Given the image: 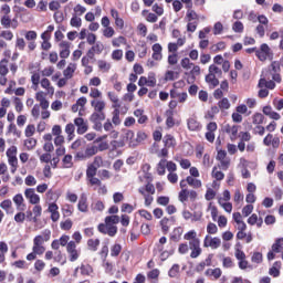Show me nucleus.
Returning a JSON list of instances; mask_svg holds the SVG:
<instances>
[{"instance_id":"obj_1","label":"nucleus","mask_w":283,"mask_h":283,"mask_svg":"<svg viewBox=\"0 0 283 283\" xmlns=\"http://www.w3.org/2000/svg\"><path fill=\"white\" fill-rule=\"evenodd\" d=\"M178 170V166L174 161H168L167 159H160L157 164V174L158 176H165L167 171L169 174H175Z\"/></svg>"},{"instance_id":"obj_2","label":"nucleus","mask_w":283,"mask_h":283,"mask_svg":"<svg viewBox=\"0 0 283 283\" xmlns=\"http://www.w3.org/2000/svg\"><path fill=\"white\" fill-rule=\"evenodd\" d=\"M97 229L99 233H103L104 235H109V238H114V235L118 233V228L113 223H99Z\"/></svg>"},{"instance_id":"obj_3","label":"nucleus","mask_w":283,"mask_h":283,"mask_svg":"<svg viewBox=\"0 0 283 283\" xmlns=\"http://www.w3.org/2000/svg\"><path fill=\"white\" fill-rule=\"evenodd\" d=\"M220 244H222V240L218 237L207 234L203 239L205 249H220Z\"/></svg>"},{"instance_id":"obj_4","label":"nucleus","mask_w":283,"mask_h":283,"mask_svg":"<svg viewBox=\"0 0 283 283\" xmlns=\"http://www.w3.org/2000/svg\"><path fill=\"white\" fill-rule=\"evenodd\" d=\"M256 56L259 61H266V59H273V53L269 44H261L260 49H256Z\"/></svg>"},{"instance_id":"obj_5","label":"nucleus","mask_w":283,"mask_h":283,"mask_svg":"<svg viewBox=\"0 0 283 283\" xmlns=\"http://www.w3.org/2000/svg\"><path fill=\"white\" fill-rule=\"evenodd\" d=\"M70 262H76L81 258V251L76 249V242L70 241L66 245Z\"/></svg>"},{"instance_id":"obj_6","label":"nucleus","mask_w":283,"mask_h":283,"mask_svg":"<svg viewBox=\"0 0 283 283\" xmlns=\"http://www.w3.org/2000/svg\"><path fill=\"white\" fill-rule=\"evenodd\" d=\"M24 198L29 200L30 205H39L41 202V197L36 193L34 188H27L24 190Z\"/></svg>"},{"instance_id":"obj_7","label":"nucleus","mask_w":283,"mask_h":283,"mask_svg":"<svg viewBox=\"0 0 283 283\" xmlns=\"http://www.w3.org/2000/svg\"><path fill=\"white\" fill-rule=\"evenodd\" d=\"M35 101H38V103H40V107L42 109H49L50 108V101H48V93L40 91L38 93H35Z\"/></svg>"},{"instance_id":"obj_8","label":"nucleus","mask_w":283,"mask_h":283,"mask_svg":"<svg viewBox=\"0 0 283 283\" xmlns=\"http://www.w3.org/2000/svg\"><path fill=\"white\" fill-rule=\"evenodd\" d=\"M48 212L51 214L52 222H59L61 220V212H59V205L56 202L49 203Z\"/></svg>"},{"instance_id":"obj_9","label":"nucleus","mask_w":283,"mask_h":283,"mask_svg":"<svg viewBox=\"0 0 283 283\" xmlns=\"http://www.w3.org/2000/svg\"><path fill=\"white\" fill-rule=\"evenodd\" d=\"M190 258L196 260L202 255V248L200 247V241L189 242Z\"/></svg>"},{"instance_id":"obj_10","label":"nucleus","mask_w":283,"mask_h":283,"mask_svg":"<svg viewBox=\"0 0 283 283\" xmlns=\"http://www.w3.org/2000/svg\"><path fill=\"white\" fill-rule=\"evenodd\" d=\"M78 271L84 277H91L94 273V268L90 263H81V265L75 269V273H78Z\"/></svg>"},{"instance_id":"obj_11","label":"nucleus","mask_w":283,"mask_h":283,"mask_svg":"<svg viewBox=\"0 0 283 283\" xmlns=\"http://www.w3.org/2000/svg\"><path fill=\"white\" fill-rule=\"evenodd\" d=\"M187 127L189 132H201L202 124L198 120V117L192 116L187 119Z\"/></svg>"},{"instance_id":"obj_12","label":"nucleus","mask_w":283,"mask_h":283,"mask_svg":"<svg viewBox=\"0 0 283 283\" xmlns=\"http://www.w3.org/2000/svg\"><path fill=\"white\" fill-rule=\"evenodd\" d=\"M240 127L238 125H230V124H226L223 126V132H226V134H228L230 136V140H238V132H239Z\"/></svg>"},{"instance_id":"obj_13","label":"nucleus","mask_w":283,"mask_h":283,"mask_svg":"<svg viewBox=\"0 0 283 283\" xmlns=\"http://www.w3.org/2000/svg\"><path fill=\"white\" fill-rule=\"evenodd\" d=\"M74 125L77 127V134L83 135L87 132V120H85L83 117H77L74 119Z\"/></svg>"},{"instance_id":"obj_14","label":"nucleus","mask_w":283,"mask_h":283,"mask_svg":"<svg viewBox=\"0 0 283 283\" xmlns=\"http://www.w3.org/2000/svg\"><path fill=\"white\" fill-rule=\"evenodd\" d=\"M105 50V44L103 42L97 41L96 44H94L88 51L87 56H91V59H94L95 54H103Z\"/></svg>"},{"instance_id":"obj_15","label":"nucleus","mask_w":283,"mask_h":283,"mask_svg":"<svg viewBox=\"0 0 283 283\" xmlns=\"http://www.w3.org/2000/svg\"><path fill=\"white\" fill-rule=\"evenodd\" d=\"M151 50H153V54H151L153 61H163V45H160V43H155L151 46Z\"/></svg>"},{"instance_id":"obj_16","label":"nucleus","mask_w":283,"mask_h":283,"mask_svg":"<svg viewBox=\"0 0 283 283\" xmlns=\"http://www.w3.org/2000/svg\"><path fill=\"white\" fill-rule=\"evenodd\" d=\"M232 218L239 231H247V223L242 220V214L240 212H234Z\"/></svg>"},{"instance_id":"obj_17","label":"nucleus","mask_w":283,"mask_h":283,"mask_svg":"<svg viewBox=\"0 0 283 283\" xmlns=\"http://www.w3.org/2000/svg\"><path fill=\"white\" fill-rule=\"evenodd\" d=\"M85 105H87V97H80L75 104L72 105V112H83L85 108Z\"/></svg>"},{"instance_id":"obj_18","label":"nucleus","mask_w":283,"mask_h":283,"mask_svg":"<svg viewBox=\"0 0 283 283\" xmlns=\"http://www.w3.org/2000/svg\"><path fill=\"white\" fill-rule=\"evenodd\" d=\"M61 59H67L70 56V42L62 41L59 44Z\"/></svg>"},{"instance_id":"obj_19","label":"nucleus","mask_w":283,"mask_h":283,"mask_svg":"<svg viewBox=\"0 0 283 283\" xmlns=\"http://www.w3.org/2000/svg\"><path fill=\"white\" fill-rule=\"evenodd\" d=\"M77 209L81 213H87L88 206H87V196L82 193L77 203Z\"/></svg>"},{"instance_id":"obj_20","label":"nucleus","mask_w":283,"mask_h":283,"mask_svg":"<svg viewBox=\"0 0 283 283\" xmlns=\"http://www.w3.org/2000/svg\"><path fill=\"white\" fill-rule=\"evenodd\" d=\"M40 85L50 96H54V86H52V83L48 78H42L40 81Z\"/></svg>"},{"instance_id":"obj_21","label":"nucleus","mask_w":283,"mask_h":283,"mask_svg":"<svg viewBox=\"0 0 283 283\" xmlns=\"http://www.w3.org/2000/svg\"><path fill=\"white\" fill-rule=\"evenodd\" d=\"M205 275H207V277H212L213 280H220V277H222V270L220 268L208 269L205 272Z\"/></svg>"},{"instance_id":"obj_22","label":"nucleus","mask_w":283,"mask_h":283,"mask_svg":"<svg viewBox=\"0 0 283 283\" xmlns=\"http://www.w3.org/2000/svg\"><path fill=\"white\" fill-rule=\"evenodd\" d=\"M97 67L99 72H102L103 74H107V72L112 70V63L107 62L106 60H98Z\"/></svg>"},{"instance_id":"obj_23","label":"nucleus","mask_w":283,"mask_h":283,"mask_svg":"<svg viewBox=\"0 0 283 283\" xmlns=\"http://www.w3.org/2000/svg\"><path fill=\"white\" fill-rule=\"evenodd\" d=\"M91 211H93V213L105 211V203L101 200L93 201L91 205Z\"/></svg>"},{"instance_id":"obj_24","label":"nucleus","mask_w":283,"mask_h":283,"mask_svg":"<svg viewBox=\"0 0 283 283\" xmlns=\"http://www.w3.org/2000/svg\"><path fill=\"white\" fill-rule=\"evenodd\" d=\"M184 240H187L188 242H200V239L198 238V232L196 230H189L184 234Z\"/></svg>"},{"instance_id":"obj_25","label":"nucleus","mask_w":283,"mask_h":283,"mask_svg":"<svg viewBox=\"0 0 283 283\" xmlns=\"http://www.w3.org/2000/svg\"><path fill=\"white\" fill-rule=\"evenodd\" d=\"M76 72V63H70L67 67L63 71V76L65 78H72Z\"/></svg>"},{"instance_id":"obj_26","label":"nucleus","mask_w":283,"mask_h":283,"mask_svg":"<svg viewBox=\"0 0 283 283\" xmlns=\"http://www.w3.org/2000/svg\"><path fill=\"white\" fill-rule=\"evenodd\" d=\"M176 126V119L174 118V111L166 112V127L171 129Z\"/></svg>"},{"instance_id":"obj_27","label":"nucleus","mask_w":283,"mask_h":283,"mask_svg":"<svg viewBox=\"0 0 283 283\" xmlns=\"http://www.w3.org/2000/svg\"><path fill=\"white\" fill-rule=\"evenodd\" d=\"M258 87H265V90H275V82L266 81L265 77H261Z\"/></svg>"},{"instance_id":"obj_28","label":"nucleus","mask_w":283,"mask_h":283,"mask_svg":"<svg viewBox=\"0 0 283 283\" xmlns=\"http://www.w3.org/2000/svg\"><path fill=\"white\" fill-rule=\"evenodd\" d=\"M280 269H282V262L276 261L269 270V274L272 275V277H280Z\"/></svg>"},{"instance_id":"obj_29","label":"nucleus","mask_w":283,"mask_h":283,"mask_svg":"<svg viewBox=\"0 0 283 283\" xmlns=\"http://www.w3.org/2000/svg\"><path fill=\"white\" fill-rule=\"evenodd\" d=\"M74 132H76V126L72 123L66 124L65 134L67 136V140H74Z\"/></svg>"},{"instance_id":"obj_30","label":"nucleus","mask_w":283,"mask_h":283,"mask_svg":"<svg viewBox=\"0 0 283 283\" xmlns=\"http://www.w3.org/2000/svg\"><path fill=\"white\" fill-rule=\"evenodd\" d=\"M182 227L175 228L170 234V240H172V242H179L180 238L182 237Z\"/></svg>"},{"instance_id":"obj_31","label":"nucleus","mask_w":283,"mask_h":283,"mask_svg":"<svg viewBox=\"0 0 283 283\" xmlns=\"http://www.w3.org/2000/svg\"><path fill=\"white\" fill-rule=\"evenodd\" d=\"M234 258L240 261V260H247V254L244 251H242V245L240 243H237L234 247Z\"/></svg>"},{"instance_id":"obj_32","label":"nucleus","mask_w":283,"mask_h":283,"mask_svg":"<svg viewBox=\"0 0 283 283\" xmlns=\"http://www.w3.org/2000/svg\"><path fill=\"white\" fill-rule=\"evenodd\" d=\"M206 83H208L210 87H218L220 85V81L212 73L206 75Z\"/></svg>"},{"instance_id":"obj_33","label":"nucleus","mask_w":283,"mask_h":283,"mask_svg":"<svg viewBox=\"0 0 283 283\" xmlns=\"http://www.w3.org/2000/svg\"><path fill=\"white\" fill-rule=\"evenodd\" d=\"M91 123H103L105 120L104 112H94L90 117Z\"/></svg>"},{"instance_id":"obj_34","label":"nucleus","mask_w":283,"mask_h":283,"mask_svg":"<svg viewBox=\"0 0 283 283\" xmlns=\"http://www.w3.org/2000/svg\"><path fill=\"white\" fill-rule=\"evenodd\" d=\"M186 182H188V185L190 187H193V189H200V187H202V181L200 179H196L191 176H188L186 178Z\"/></svg>"},{"instance_id":"obj_35","label":"nucleus","mask_w":283,"mask_h":283,"mask_svg":"<svg viewBox=\"0 0 283 283\" xmlns=\"http://www.w3.org/2000/svg\"><path fill=\"white\" fill-rule=\"evenodd\" d=\"M263 220L262 218H258V214L253 213L252 216L249 217L248 219V224H251V227H253L254 224H256V227H262L263 224Z\"/></svg>"},{"instance_id":"obj_36","label":"nucleus","mask_w":283,"mask_h":283,"mask_svg":"<svg viewBox=\"0 0 283 283\" xmlns=\"http://www.w3.org/2000/svg\"><path fill=\"white\" fill-rule=\"evenodd\" d=\"M113 48H120V45H127V39L123 35H119L118 38H114L112 40Z\"/></svg>"},{"instance_id":"obj_37","label":"nucleus","mask_w":283,"mask_h":283,"mask_svg":"<svg viewBox=\"0 0 283 283\" xmlns=\"http://www.w3.org/2000/svg\"><path fill=\"white\" fill-rule=\"evenodd\" d=\"M171 98H178L179 103H186L189 95L187 93H176L174 91L170 92Z\"/></svg>"},{"instance_id":"obj_38","label":"nucleus","mask_w":283,"mask_h":283,"mask_svg":"<svg viewBox=\"0 0 283 283\" xmlns=\"http://www.w3.org/2000/svg\"><path fill=\"white\" fill-rule=\"evenodd\" d=\"M91 105L94 107L95 112H103V109H105V102L101 99H93Z\"/></svg>"},{"instance_id":"obj_39","label":"nucleus","mask_w":283,"mask_h":283,"mask_svg":"<svg viewBox=\"0 0 283 283\" xmlns=\"http://www.w3.org/2000/svg\"><path fill=\"white\" fill-rule=\"evenodd\" d=\"M220 207L226 211V213H231L233 211V205L229 201H223V199L218 200Z\"/></svg>"},{"instance_id":"obj_40","label":"nucleus","mask_w":283,"mask_h":283,"mask_svg":"<svg viewBox=\"0 0 283 283\" xmlns=\"http://www.w3.org/2000/svg\"><path fill=\"white\" fill-rule=\"evenodd\" d=\"M32 213H33V222H36L38 218H41V214L43 213V208L41 207V205L36 203L34 205L33 209H32Z\"/></svg>"},{"instance_id":"obj_41","label":"nucleus","mask_w":283,"mask_h":283,"mask_svg":"<svg viewBox=\"0 0 283 283\" xmlns=\"http://www.w3.org/2000/svg\"><path fill=\"white\" fill-rule=\"evenodd\" d=\"M282 249H283V238H279L272 244V251H275V253H282Z\"/></svg>"},{"instance_id":"obj_42","label":"nucleus","mask_w":283,"mask_h":283,"mask_svg":"<svg viewBox=\"0 0 283 283\" xmlns=\"http://www.w3.org/2000/svg\"><path fill=\"white\" fill-rule=\"evenodd\" d=\"M101 245V240L98 239H90L87 241V247L90 251H98V247Z\"/></svg>"},{"instance_id":"obj_43","label":"nucleus","mask_w":283,"mask_h":283,"mask_svg":"<svg viewBox=\"0 0 283 283\" xmlns=\"http://www.w3.org/2000/svg\"><path fill=\"white\" fill-rule=\"evenodd\" d=\"M62 164L64 169H72V167H74V163H72V155H65L62 159Z\"/></svg>"},{"instance_id":"obj_44","label":"nucleus","mask_w":283,"mask_h":283,"mask_svg":"<svg viewBox=\"0 0 283 283\" xmlns=\"http://www.w3.org/2000/svg\"><path fill=\"white\" fill-rule=\"evenodd\" d=\"M112 123H113V125H116V126L120 125V123H122V120H120V109H118V107L113 111Z\"/></svg>"},{"instance_id":"obj_45","label":"nucleus","mask_w":283,"mask_h":283,"mask_svg":"<svg viewBox=\"0 0 283 283\" xmlns=\"http://www.w3.org/2000/svg\"><path fill=\"white\" fill-rule=\"evenodd\" d=\"M31 81H32V90L36 92V90H39V83H41V75L39 73H34L31 76Z\"/></svg>"},{"instance_id":"obj_46","label":"nucleus","mask_w":283,"mask_h":283,"mask_svg":"<svg viewBox=\"0 0 283 283\" xmlns=\"http://www.w3.org/2000/svg\"><path fill=\"white\" fill-rule=\"evenodd\" d=\"M160 226H161L163 233L167 235V233H169V229L171 228V224H169V219L167 218L161 219Z\"/></svg>"},{"instance_id":"obj_47","label":"nucleus","mask_w":283,"mask_h":283,"mask_svg":"<svg viewBox=\"0 0 283 283\" xmlns=\"http://www.w3.org/2000/svg\"><path fill=\"white\" fill-rule=\"evenodd\" d=\"M8 163L11 167V174H15L17 167H19V159L17 157H9Z\"/></svg>"},{"instance_id":"obj_48","label":"nucleus","mask_w":283,"mask_h":283,"mask_svg":"<svg viewBox=\"0 0 283 283\" xmlns=\"http://www.w3.org/2000/svg\"><path fill=\"white\" fill-rule=\"evenodd\" d=\"M252 123L253 125H262L264 123V115H262V113H255L252 116Z\"/></svg>"},{"instance_id":"obj_49","label":"nucleus","mask_w":283,"mask_h":283,"mask_svg":"<svg viewBox=\"0 0 283 283\" xmlns=\"http://www.w3.org/2000/svg\"><path fill=\"white\" fill-rule=\"evenodd\" d=\"M45 198H46V201L50 203L56 202V200H59L56 192H54V190L52 189L48 190V192L45 193Z\"/></svg>"},{"instance_id":"obj_50","label":"nucleus","mask_w":283,"mask_h":283,"mask_svg":"<svg viewBox=\"0 0 283 283\" xmlns=\"http://www.w3.org/2000/svg\"><path fill=\"white\" fill-rule=\"evenodd\" d=\"M211 176H212V178H214V180H224V175L222 171L218 170V166H214L212 168Z\"/></svg>"},{"instance_id":"obj_51","label":"nucleus","mask_w":283,"mask_h":283,"mask_svg":"<svg viewBox=\"0 0 283 283\" xmlns=\"http://www.w3.org/2000/svg\"><path fill=\"white\" fill-rule=\"evenodd\" d=\"M222 266L223 269H233V266H235V263L233 262V259H231V256H226L222 260Z\"/></svg>"},{"instance_id":"obj_52","label":"nucleus","mask_w":283,"mask_h":283,"mask_svg":"<svg viewBox=\"0 0 283 283\" xmlns=\"http://www.w3.org/2000/svg\"><path fill=\"white\" fill-rule=\"evenodd\" d=\"M164 145L165 147H174L176 145V138L171 135H166L164 137Z\"/></svg>"},{"instance_id":"obj_53","label":"nucleus","mask_w":283,"mask_h":283,"mask_svg":"<svg viewBox=\"0 0 283 283\" xmlns=\"http://www.w3.org/2000/svg\"><path fill=\"white\" fill-rule=\"evenodd\" d=\"M85 153L88 158H92V156H96L98 154V146H87Z\"/></svg>"},{"instance_id":"obj_54","label":"nucleus","mask_w":283,"mask_h":283,"mask_svg":"<svg viewBox=\"0 0 283 283\" xmlns=\"http://www.w3.org/2000/svg\"><path fill=\"white\" fill-rule=\"evenodd\" d=\"M70 23H71L72 28H81V25H83V20L81 18H78V15L73 14Z\"/></svg>"},{"instance_id":"obj_55","label":"nucleus","mask_w":283,"mask_h":283,"mask_svg":"<svg viewBox=\"0 0 283 283\" xmlns=\"http://www.w3.org/2000/svg\"><path fill=\"white\" fill-rule=\"evenodd\" d=\"M262 252H253L252 256H251V262L253 264H262Z\"/></svg>"},{"instance_id":"obj_56","label":"nucleus","mask_w":283,"mask_h":283,"mask_svg":"<svg viewBox=\"0 0 283 283\" xmlns=\"http://www.w3.org/2000/svg\"><path fill=\"white\" fill-rule=\"evenodd\" d=\"M0 207L1 209H3V211H6V213H10V209H12V200L10 199L3 200L0 203Z\"/></svg>"},{"instance_id":"obj_57","label":"nucleus","mask_w":283,"mask_h":283,"mask_svg":"<svg viewBox=\"0 0 283 283\" xmlns=\"http://www.w3.org/2000/svg\"><path fill=\"white\" fill-rule=\"evenodd\" d=\"M179 202L185 203L187 200H189V190L188 189H181L178 196Z\"/></svg>"},{"instance_id":"obj_58","label":"nucleus","mask_w":283,"mask_h":283,"mask_svg":"<svg viewBox=\"0 0 283 283\" xmlns=\"http://www.w3.org/2000/svg\"><path fill=\"white\" fill-rule=\"evenodd\" d=\"M111 59L113 61H122L123 60V50L116 49L112 52Z\"/></svg>"},{"instance_id":"obj_59","label":"nucleus","mask_w":283,"mask_h":283,"mask_svg":"<svg viewBox=\"0 0 283 283\" xmlns=\"http://www.w3.org/2000/svg\"><path fill=\"white\" fill-rule=\"evenodd\" d=\"M180 273V265L178 264H174L169 272H168V275L169 277H178V274Z\"/></svg>"},{"instance_id":"obj_60","label":"nucleus","mask_w":283,"mask_h":283,"mask_svg":"<svg viewBox=\"0 0 283 283\" xmlns=\"http://www.w3.org/2000/svg\"><path fill=\"white\" fill-rule=\"evenodd\" d=\"M180 65L184 70H191L193 67V62L189 57H184L180 62Z\"/></svg>"},{"instance_id":"obj_61","label":"nucleus","mask_w":283,"mask_h":283,"mask_svg":"<svg viewBox=\"0 0 283 283\" xmlns=\"http://www.w3.org/2000/svg\"><path fill=\"white\" fill-rule=\"evenodd\" d=\"M96 171H98V168H96L95 166H92V164H90L87 166V169H86V177L87 178H93L96 176Z\"/></svg>"},{"instance_id":"obj_62","label":"nucleus","mask_w":283,"mask_h":283,"mask_svg":"<svg viewBox=\"0 0 283 283\" xmlns=\"http://www.w3.org/2000/svg\"><path fill=\"white\" fill-rule=\"evenodd\" d=\"M147 81H148V87H156V83H157L156 73L154 72L148 73Z\"/></svg>"},{"instance_id":"obj_63","label":"nucleus","mask_w":283,"mask_h":283,"mask_svg":"<svg viewBox=\"0 0 283 283\" xmlns=\"http://www.w3.org/2000/svg\"><path fill=\"white\" fill-rule=\"evenodd\" d=\"M8 74V60H2L0 62V76H6Z\"/></svg>"},{"instance_id":"obj_64","label":"nucleus","mask_w":283,"mask_h":283,"mask_svg":"<svg viewBox=\"0 0 283 283\" xmlns=\"http://www.w3.org/2000/svg\"><path fill=\"white\" fill-rule=\"evenodd\" d=\"M227 48V44L224 42H218L217 44H213L211 46L212 52H222Z\"/></svg>"}]
</instances>
